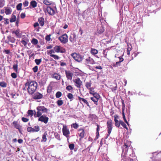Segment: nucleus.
<instances>
[{
  "mask_svg": "<svg viewBox=\"0 0 161 161\" xmlns=\"http://www.w3.org/2000/svg\"><path fill=\"white\" fill-rule=\"evenodd\" d=\"M62 131L63 135L65 136L67 138L68 140L69 137L70 132L69 129L67 128L66 125L63 126Z\"/></svg>",
  "mask_w": 161,
  "mask_h": 161,
  "instance_id": "obj_6",
  "label": "nucleus"
},
{
  "mask_svg": "<svg viewBox=\"0 0 161 161\" xmlns=\"http://www.w3.org/2000/svg\"><path fill=\"white\" fill-rule=\"evenodd\" d=\"M66 89L68 91L71 92L73 91V87L71 85H68V86H66Z\"/></svg>",
  "mask_w": 161,
  "mask_h": 161,
  "instance_id": "obj_33",
  "label": "nucleus"
},
{
  "mask_svg": "<svg viewBox=\"0 0 161 161\" xmlns=\"http://www.w3.org/2000/svg\"><path fill=\"white\" fill-rule=\"evenodd\" d=\"M70 55L76 61L78 62H81L83 58L82 56L75 53L71 54Z\"/></svg>",
  "mask_w": 161,
  "mask_h": 161,
  "instance_id": "obj_2",
  "label": "nucleus"
},
{
  "mask_svg": "<svg viewBox=\"0 0 161 161\" xmlns=\"http://www.w3.org/2000/svg\"><path fill=\"white\" fill-rule=\"evenodd\" d=\"M72 127H73L74 129H77L79 127V125L76 123H73L71 125Z\"/></svg>",
  "mask_w": 161,
  "mask_h": 161,
  "instance_id": "obj_35",
  "label": "nucleus"
},
{
  "mask_svg": "<svg viewBox=\"0 0 161 161\" xmlns=\"http://www.w3.org/2000/svg\"><path fill=\"white\" fill-rule=\"evenodd\" d=\"M28 114L29 115H31V117L34 114L33 111L32 110H29L28 111Z\"/></svg>",
  "mask_w": 161,
  "mask_h": 161,
  "instance_id": "obj_47",
  "label": "nucleus"
},
{
  "mask_svg": "<svg viewBox=\"0 0 161 161\" xmlns=\"http://www.w3.org/2000/svg\"><path fill=\"white\" fill-rule=\"evenodd\" d=\"M127 46L128 47L127 49V55L129 56L130 54V52L132 50V46L131 44L129 43H127Z\"/></svg>",
  "mask_w": 161,
  "mask_h": 161,
  "instance_id": "obj_19",
  "label": "nucleus"
},
{
  "mask_svg": "<svg viewBox=\"0 0 161 161\" xmlns=\"http://www.w3.org/2000/svg\"><path fill=\"white\" fill-rule=\"evenodd\" d=\"M51 35L49 34V35H47L45 37V39L47 41L49 42L51 40Z\"/></svg>",
  "mask_w": 161,
  "mask_h": 161,
  "instance_id": "obj_50",
  "label": "nucleus"
},
{
  "mask_svg": "<svg viewBox=\"0 0 161 161\" xmlns=\"http://www.w3.org/2000/svg\"><path fill=\"white\" fill-rule=\"evenodd\" d=\"M35 62L37 65H39L42 62V59H36L35 60Z\"/></svg>",
  "mask_w": 161,
  "mask_h": 161,
  "instance_id": "obj_45",
  "label": "nucleus"
},
{
  "mask_svg": "<svg viewBox=\"0 0 161 161\" xmlns=\"http://www.w3.org/2000/svg\"><path fill=\"white\" fill-rule=\"evenodd\" d=\"M13 124L14 127L16 129H18L19 131L20 132V129L19 128V125H18L17 122L14 121L13 122Z\"/></svg>",
  "mask_w": 161,
  "mask_h": 161,
  "instance_id": "obj_30",
  "label": "nucleus"
},
{
  "mask_svg": "<svg viewBox=\"0 0 161 161\" xmlns=\"http://www.w3.org/2000/svg\"><path fill=\"white\" fill-rule=\"evenodd\" d=\"M0 86L2 87H5L6 86V84L4 82H0Z\"/></svg>",
  "mask_w": 161,
  "mask_h": 161,
  "instance_id": "obj_54",
  "label": "nucleus"
},
{
  "mask_svg": "<svg viewBox=\"0 0 161 161\" xmlns=\"http://www.w3.org/2000/svg\"><path fill=\"white\" fill-rule=\"evenodd\" d=\"M43 97V95L42 94L37 92L34 94L33 97L35 99H39L42 98Z\"/></svg>",
  "mask_w": 161,
  "mask_h": 161,
  "instance_id": "obj_14",
  "label": "nucleus"
},
{
  "mask_svg": "<svg viewBox=\"0 0 161 161\" xmlns=\"http://www.w3.org/2000/svg\"><path fill=\"white\" fill-rule=\"evenodd\" d=\"M37 3L35 0H32L30 2L29 8H35L37 6Z\"/></svg>",
  "mask_w": 161,
  "mask_h": 161,
  "instance_id": "obj_18",
  "label": "nucleus"
},
{
  "mask_svg": "<svg viewBox=\"0 0 161 161\" xmlns=\"http://www.w3.org/2000/svg\"><path fill=\"white\" fill-rule=\"evenodd\" d=\"M120 125L124 128H126V129H128V128L127 127L126 124L122 121L120 120Z\"/></svg>",
  "mask_w": 161,
  "mask_h": 161,
  "instance_id": "obj_44",
  "label": "nucleus"
},
{
  "mask_svg": "<svg viewBox=\"0 0 161 161\" xmlns=\"http://www.w3.org/2000/svg\"><path fill=\"white\" fill-rule=\"evenodd\" d=\"M43 2L44 4L47 5H50L52 3L51 0H43Z\"/></svg>",
  "mask_w": 161,
  "mask_h": 161,
  "instance_id": "obj_28",
  "label": "nucleus"
},
{
  "mask_svg": "<svg viewBox=\"0 0 161 161\" xmlns=\"http://www.w3.org/2000/svg\"><path fill=\"white\" fill-rule=\"evenodd\" d=\"M16 17L14 15H12L11 18L10 20V22H13L15 21L16 20Z\"/></svg>",
  "mask_w": 161,
  "mask_h": 161,
  "instance_id": "obj_34",
  "label": "nucleus"
},
{
  "mask_svg": "<svg viewBox=\"0 0 161 161\" xmlns=\"http://www.w3.org/2000/svg\"><path fill=\"white\" fill-rule=\"evenodd\" d=\"M50 56L56 60H58L59 58V57L58 55L55 54H51L50 55Z\"/></svg>",
  "mask_w": 161,
  "mask_h": 161,
  "instance_id": "obj_46",
  "label": "nucleus"
},
{
  "mask_svg": "<svg viewBox=\"0 0 161 161\" xmlns=\"http://www.w3.org/2000/svg\"><path fill=\"white\" fill-rule=\"evenodd\" d=\"M28 93L32 95L35 92L37 87V83L34 81H28L25 84Z\"/></svg>",
  "mask_w": 161,
  "mask_h": 161,
  "instance_id": "obj_1",
  "label": "nucleus"
},
{
  "mask_svg": "<svg viewBox=\"0 0 161 161\" xmlns=\"http://www.w3.org/2000/svg\"><path fill=\"white\" fill-rule=\"evenodd\" d=\"M78 98L79 101L81 104H82L81 101H82L84 103L86 104L88 107H90V106L89 104V103L86 99L83 98L79 96L78 97Z\"/></svg>",
  "mask_w": 161,
  "mask_h": 161,
  "instance_id": "obj_16",
  "label": "nucleus"
},
{
  "mask_svg": "<svg viewBox=\"0 0 161 161\" xmlns=\"http://www.w3.org/2000/svg\"><path fill=\"white\" fill-rule=\"evenodd\" d=\"M90 99L92 100L94 102V103L96 105H97L98 104V101L99 99L96 98L94 97H91Z\"/></svg>",
  "mask_w": 161,
  "mask_h": 161,
  "instance_id": "obj_27",
  "label": "nucleus"
},
{
  "mask_svg": "<svg viewBox=\"0 0 161 161\" xmlns=\"http://www.w3.org/2000/svg\"><path fill=\"white\" fill-rule=\"evenodd\" d=\"M52 88L51 86H49L47 87V92L48 93H50L52 92Z\"/></svg>",
  "mask_w": 161,
  "mask_h": 161,
  "instance_id": "obj_36",
  "label": "nucleus"
},
{
  "mask_svg": "<svg viewBox=\"0 0 161 161\" xmlns=\"http://www.w3.org/2000/svg\"><path fill=\"white\" fill-rule=\"evenodd\" d=\"M23 4L24 7H26L28 6L29 2L25 0V2L23 3Z\"/></svg>",
  "mask_w": 161,
  "mask_h": 161,
  "instance_id": "obj_57",
  "label": "nucleus"
},
{
  "mask_svg": "<svg viewBox=\"0 0 161 161\" xmlns=\"http://www.w3.org/2000/svg\"><path fill=\"white\" fill-rule=\"evenodd\" d=\"M33 130V128L30 127H28L27 129V131L28 132H34Z\"/></svg>",
  "mask_w": 161,
  "mask_h": 161,
  "instance_id": "obj_51",
  "label": "nucleus"
},
{
  "mask_svg": "<svg viewBox=\"0 0 161 161\" xmlns=\"http://www.w3.org/2000/svg\"><path fill=\"white\" fill-rule=\"evenodd\" d=\"M77 37L76 34L74 33H71L69 36V40L72 43L76 42Z\"/></svg>",
  "mask_w": 161,
  "mask_h": 161,
  "instance_id": "obj_10",
  "label": "nucleus"
},
{
  "mask_svg": "<svg viewBox=\"0 0 161 161\" xmlns=\"http://www.w3.org/2000/svg\"><path fill=\"white\" fill-rule=\"evenodd\" d=\"M62 95L61 92L58 91L56 92L55 96L56 98H59Z\"/></svg>",
  "mask_w": 161,
  "mask_h": 161,
  "instance_id": "obj_40",
  "label": "nucleus"
},
{
  "mask_svg": "<svg viewBox=\"0 0 161 161\" xmlns=\"http://www.w3.org/2000/svg\"><path fill=\"white\" fill-rule=\"evenodd\" d=\"M78 134L80 137V140H81L84 138L85 135V132L84 129L81 128L78 130Z\"/></svg>",
  "mask_w": 161,
  "mask_h": 161,
  "instance_id": "obj_9",
  "label": "nucleus"
},
{
  "mask_svg": "<svg viewBox=\"0 0 161 161\" xmlns=\"http://www.w3.org/2000/svg\"><path fill=\"white\" fill-rule=\"evenodd\" d=\"M97 32L99 34H101L104 32V28L102 26L98 27L97 29Z\"/></svg>",
  "mask_w": 161,
  "mask_h": 161,
  "instance_id": "obj_22",
  "label": "nucleus"
},
{
  "mask_svg": "<svg viewBox=\"0 0 161 161\" xmlns=\"http://www.w3.org/2000/svg\"><path fill=\"white\" fill-rule=\"evenodd\" d=\"M98 53V51L97 50L93 48L91 49V53L92 54L94 55L97 54Z\"/></svg>",
  "mask_w": 161,
  "mask_h": 161,
  "instance_id": "obj_29",
  "label": "nucleus"
},
{
  "mask_svg": "<svg viewBox=\"0 0 161 161\" xmlns=\"http://www.w3.org/2000/svg\"><path fill=\"white\" fill-rule=\"evenodd\" d=\"M66 77L68 80H71L72 78L73 74L69 70H65Z\"/></svg>",
  "mask_w": 161,
  "mask_h": 161,
  "instance_id": "obj_13",
  "label": "nucleus"
},
{
  "mask_svg": "<svg viewBox=\"0 0 161 161\" xmlns=\"http://www.w3.org/2000/svg\"><path fill=\"white\" fill-rule=\"evenodd\" d=\"M61 77L60 75L57 73H54L53 75V78L57 80H59Z\"/></svg>",
  "mask_w": 161,
  "mask_h": 161,
  "instance_id": "obj_21",
  "label": "nucleus"
},
{
  "mask_svg": "<svg viewBox=\"0 0 161 161\" xmlns=\"http://www.w3.org/2000/svg\"><path fill=\"white\" fill-rule=\"evenodd\" d=\"M57 104L58 106H60L63 104L64 102L62 100H58L57 102Z\"/></svg>",
  "mask_w": 161,
  "mask_h": 161,
  "instance_id": "obj_41",
  "label": "nucleus"
},
{
  "mask_svg": "<svg viewBox=\"0 0 161 161\" xmlns=\"http://www.w3.org/2000/svg\"><path fill=\"white\" fill-rule=\"evenodd\" d=\"M47 132H45L43 134L42 136V140H41L42 142H46L47 141Z\"/></svg>",
  "mask_w": 161,
  "mask_h": 161,
  "instance_id": "obj_25",
  "label": "nucleus"
},
{
  "mask_svg": "<svg viewBox=\"0 0 161 161\" xmlns=\"http://www.w3.org/2000/svg\"><path fill=\"white\" fill-rule=\"evenodd\" d=\"M120 124H121L120 123V120L119 122H117V123H115V125L116 127H119L120 126Z\"/></svg>",
  "mask_w": 161,
  "mask_h": 161,
  "instance_id": "obj_60",
  "label": "nucleus"
},
{
  "mask_svg": "<svg viewBox=\"0 0 161 161\" xmlns=\"http://www.w3.org/2000/svg\"><path fill=\"white\" fill-rule=\"evenodd\" d=\"M114 121L115 123H117V122H119V121L117 119V118L118 117V116L117 115H116V114L114 116Z\"/></svg>",
  "mask_w": 161,
  "mask_h": 161,
  "instance_id": "obj_58",
  "label": "nucleus"
},
{
  "mask_svg": "<svg viewBox=\"0 0 161 161\" xmlns=\"http://www.w3.org/2000/svg\"><path fill=\"white\" fill-rule=\"evenodd\" d=\"M11 76L12 78H15L17 77V75L16 73H12L11 75Z\"/></svg>",
  "mask_w": 161,
  "mask_h": 161,
  "instance_id": "obj_61",
  "label": "nucleus"
},
{
  "mask_svg": "<svg viewBox=\"0 0 161 161\" xmlns=\"http://www.w3.org/2000/svg\"><path fill=\"white\" fill-rule=\"evenodd\" d=\"M42 112H44L46 113H47L48 110L47 108H45L44 106H42Z\"/></svg>",
  "mask_w": 161,
  "mask_h": 161,
  "instance_id": "obj_55",
  "label": "nucleus"
},
{
  "mask_svg": "<svg viewBox=\"0 0 161 161\" xmlns=\"http://www.w3.org/2000/svg\"><path fill=\"white\" fill-rule=\"evenodd\" d=\"M122 112L123 118L124 121H125V122L126 123H127V124L128 125H129V123L128 122L127 120L125 118V113H124V110H122Z\"/></svg>",
  "mask_w": 161,
  "mask_h": 161,
  "instance_id": "obj_37",
  "label": "nucleus"
},
{
  "mask_svg": "<svg viewBox=\"0 0 161 161\" xmlns=\"http://www.w3.org/2000/svg\"><path fill=\"white\" fill-rule=\"evenodd\" d=\"M69 147L70 150H72L74 148L75 144L73 143L70 144Z\"/></svg>",
  "mask_w": 161,
  "mask_h": 161,
  "instance_id": "obj_49",
  "label": "nucleus"
},
{
  "mask_svg": "<svg viewBox=\"0 0 161 161\" xmlns=\"http://www.w3.org/2000/svg\"><path fill=\"white\" fill-rule=\"evenodd\" d=\"M67 96L68 98L71 100H72L73 99V95L71 93H68Z\"/></svg>",
  "mask_w": 161,
  "mask_h": 161,
  "instance_id": "obj_42",
  "label": "nucleus"
},
{
  "mask_svg": "<svg viewBox=\"0 0 161 161\" xmlns=\"http://www.w3.org/2000/svg\"><path fill=\"white\" fill-rule=\"evenodd\" d=\"M42 106H39L37 107L36 110L37 111H42Z\"/></svg>",
  "mask_w": 161,
  "mask_h": 161,
  "instance_id": "obj_63",
  "label": "nucleus"
},
{
  "mask_svg": "<svg viewBox=\"0 0 161 161\" xmlns=\"http://www.w3.org/2000/svg\"><path fill=\"white\" fill-rule=\"evenodd\" d=\"M112 124V121L111 119H110L107 121V126L108 129L107 131L108 134L106 138H107L108 137L111 132L113 128Z\"/></svg>",
  "mask_w": 161,
  "mask_h": 161,
  "instance_id": "obj_3",
  "label": "nucleus"
},
{
  "mask_svg": "<svg viewBox=\"0 0 161 161\" xmlns=\"http://www.w3.org/2000/svg\"><path fill=\"white\" fill-rule=\"evenodd\" d=\"M153 154V158H154L156 161H161V154L154 152Z\"/></svg>",
  "mask_w": 161,
  "mask_h": 161,
  "instance_id": "obj_11",
  "label": "nucleus"
},
{
  "mask_svg": "<svg viewBox=\"0 0 161 161\" xmlns=\"http://www.w3.org/2000/svg\"><path fill=\"white\" fill-rule=\"evenodd\" d=\"M22 121H23L24 122H27L29 120L28 119H27V118H24V117H22Z\"/></svg>",
  "mask_w": 161,
  "mask_h": 161,
  "instance_id": "obj_56",
  "label": "nucleus"
},
{
  "mask_svg": "<svg viewBox=\"0 0 161 161\" xmlns=\"http://www.w3.org/2000/svg\"><path fill=\"white\" fill-rule=\"evenodd\" d=\"M54 136L58 140L60 141L61 140V138L60 137V136L59 134L58 133H55L54 134Z\"/></svg>",
  "mask_w": 161,
  "mask_h": 161,
  "instance_id": "obj_38",
  "label": "nucleus"
},
{
  "mask_svg": "<svg viewBox=\"0 0 161 161\" xmlns=\"http://www.w3.org/2000/svg\"><path fill=\"white\" fill-rule=\"evenodd\" d=\"M120 63H121V62H119V61L116 62V63L114 65V67H117L118 66H120Z\"/></svg>",
  "mask_w": 161,
  "mask_h": 161,
  "instance_id": "obj_59",
  "label": "nucleus"
},
{
  "mask_svg": "<svg viewBox=\"0 0 161 161\" xmlns=\"http://www.w3.org/2000/svg\"><path fill=\"white\" fill-rule=\"evenodd\" d=\"M73 82L75 84V86L78 88H80L81 86L82 85V82L79 78L75 79L73 80Z\"/></svg>",
  "mask_w": 161,
  "mask_h": 161,
  "instance_id": "obj_12",
  "label": "nucleus"
},
{
  "mask_svg": "<svg viewBox=\"0 0 161 161\" xmlns=\"http://www.w3.org/2000/svg\"><path fill=\"white\" fill-rule=\"evenodd\" d=\"M34 112H35V114L34 115H35L36 114V117H39L41 116H42V111H37L36 112V111H34Z\"/></svg>",
  "mask_w": 161,
  "mask_h": 161,
  "instance_id": "obj_31",
  "label": "nucleus"
},
{
  "mask_svg": "<svg viewBox=\"0 0 161 161\" xmlns=\"http://www.w3.org/2000/svg\"><path fill=\"white\" fill-rule=\"evenodd\" d=\"M56 52H55V51L53 49H52L51 50H50L49 53H48V54H50V55H51V54H53L52 53H55Z\"/></svg>",
  "mask_w": 161,
  "mask_h": 161,
  "instance_id": "obj_62",
  "label": "nucleus"
},
{
  "mask_svg": "<svg viewBox=\"0 0 161 161\" xmlns=\"http://www.w3.org/2000/svg\"><path fill=\"white\" fill-rule=\"evenodd\" d=\"M130 144L129 142H124L123 147H125V148H124V149H125V151H127L128 150V148L129 147L128 146H130Z\"/></svg>",
  "mask_w": 161,
  "mask_h": 161,
  "instance_id": "obj_23",
  "label": "nucleus"
},
{
  "mask_svg": "<svg viewBox=\"0 0 161 161\" xmlns=\"http://www.w3.org/2000/svg\"><path fill=\"white\" fill-rule=\"evenodd\" d=\"M13 69L16 71H17V65L16 64H14L13 66Z\"/></svg>",
  "mask_w": 161,
  "mask_h": 161,
  "instance_id": "obj_64",
  "label": "nucleus"
},
{
  "mask_svg": "<svg viewBox=\"0 0 161 161\" xmlns=\"http://www.w3.org/2000/svg\"><path fill=\"white\" fill-rule=\"evenodd\" d=\"M94 88L93 87H92L91 88H90L89 90V93L90 94L93 95V93H95V92H94Z\"/></svg>",
  "mask_w": 161,
  "mask_h": 161,
  "instance_id": "obj_48",
  "label": "nucleus"
},
{
  "mask_svg": "<svg viewBox=\"0 0 161 161\" xmlns=\"http://www.w3.org/2000/svg\"><path fill=\"white\" fill-rule=\"evenodd\" d=\"M5 10V13L7 14H10L12 12V9L11 8L9 7H5L4 8Z\"/></svg>",
  "mask_w": 161,
  "mask_h": 161,
  "instance_id": "obj_17",
  "label": "nucleus"
},
{
  "mask_svg": "<svg viewBox=\"0 0 161 161\" xmlns=\"http://www.w3.org/2000/svg\"><path fill=\"white\" fill-rule=\"evenodd\" d=\"M122 104V110H124L125 108V105L124 103L123 100L122 99L121 100Z\"/></svg>",
  "mask_w": 161,
  "mask_h": 161,
  "instance_id": "obj_52",
  "label": "nucleus"
},
{
  "mask_svg": "<svg viewBox=\"0 0 161 161\" xmlns=\"http://www.w3.org/2000/svg\"><path fill=\"white\" fill-rule=\"evenodd\" d=\"M33 129L34 132H38L40 130V127L38 125L35 126Z\"/></svg>",
  "mask_w": 161,
  "mask_h": 161,
  "instance_id": "obj_39",
  "label": "nucleus"
},
{
  "mask_svg": "<svg viewBox=\"0 0 161 161\" xmlns=\"http://www.w3.org/2000/svg\"><path fill=\"white\" fill-rule=\"evenodd\" d=\"M13 33L18 38L20 37V33L19 30H18L14 31L13 32Z\"/></svg>",
  "mask_w": 161,
  "mask_h": 161,
  "instance_id": "obj_26",
  "label": "nucleus"
},
{
  "mask_svg": "<svg viewBox=\"0 0 161 161\" xmlns=\"http://www.w3.org/2000/svg\"><path fill=\"white\" fill-rule=\"evenodd\" d=\"M33 70L34 72L36 73L38 71V67L37 66H35L33 68Z\"/></svg>",
  "mask_w": 161,
  "mask_h": 161,
  "instance_id": "obj_53",
  "label": "nucleus"
},
{
  "mask_svg": "<svg viewBox=\"0 0 161 161\" xmlns=\"http://www.w3.org/2000/svg\"><path fill=\"white\" fill-rule=\"evenodd\" d=\"M32 44L36 45L38 44V41L36 38H33L31 41Z\"/></svg>",
  "mask_w": 161,
  "mask_h": 161,
  "instance_id": "obj_32",
  "label": "nucleus"
},
{
  "mask_svg": "<svg viewBox=\"0 0 161 161\" xmlns=\"http://www.w3.org/2000/svg\"><path fill=\"white\" fill-rule=\"evenodd\" d=\"M49 120V118L45 115L43 114L39 117L38 121L43 122L45 124L47 123Z\"/></svg>",
  "mask_w": 161,
  "mask_h": 161,
  "instance_id": "obj_8",
  "label": "nucleus"
},
{
  "mask_svg": "<svg viewBox=\"0 0 161 161\" xmlns=\"http://www.w3.org/2000/svg\"><path fill=\"white\" fill-rule=\"evenodd\" d=\"M92 95L94 97L98 99H99L100 97L99 95L96 92H95V93H93Z\"/></svg>",
  "mask_w": 161,
  "mask_h": 161,
  "instance_id": "obj_43",
  "label": "nucleus"
},
{
  "mask_svg": "<svg viewBox=\"0 0 161 161\" xmlns=\"http://www.w3.org/2000/svg\"><path fill=\"white\" fill-rule=\"evenodd\" d=\"M92 85L91 81H90L89 82H86L85 83V86L86 87V88L89 90L90 88H91V86Z\"/></svg>",
  "mask_w": 161,
  "mask_h": 161,
  "instance_id": "obj_24",
  "label": "nucleus"
},
{
  "mask_svg": "<svg viewBox=\"0 0 161 161\" xmlns=\"http://www.w3.org/2000/svg\"><path fill=\"white\" fill-rule=\"evenodd\" d=\"M38 22L41 26H43L44 24V19L43 17H40L38 19Z\"/></svg>",
  "mask_w": 161,
  "mask_h": 161,
  "instance_id": "obj_20",
  "label": "nucleus"
},
{
  "mask_svg": "<svg viewBox=\"0 0 161 161\" xmlns=\"http://www.w3.org/2000/svg\"><path fill=\"white\" fill-rule=\"evenodd\" d=\"M85 60L86 62L88 64H95V62L94 60L90 57H88Z\"/></svg>",
  "mask_w": 161,
  "mask_h": 161,
  "instance_id": "obj_15",
  "label": "nucleus"
},
{
  "mask_svg": "<svg viewBox=\"0 0 161 161\" xmlns=\"http://www.w3.org/2000/svg\"><path fill=\"white\" fill-rule=\"evenodd\" d=\"M53 49L56 53H64L66 52V49L64 47L56 45L53 48Z\"/></svg>",
  "mask_w": 161,
  "mask_h": 161,
  "instance_id": "obj_4",
  "label": "nucleus"
},
{
  "mask_svg": "<svg viewBox=\"0 0 161 161\" xmlns=\"http://www.w3.org/2000/svg\"><path fill=\"white\" fill-rule=\"evenodd\" d=\"M58 39L62 43L65 44L68 42V36L64 34L59 37Z\"/></svg>",
  "mask_w": 161,
  "mask_h": 161,
  "instance_id": "obj_5",
  "label": "nucleus"
},
{
  "mask_svg": "<svg viewBox=\"0 0 161 161\" xmlns=\"http://www.w3.org/2000/svg\"><path fill=\"white\" fill-rule=\"evenodd\" d=\"M45 13L47 12V13L50 15H54L56 13V10L54 8L50 6H47L45 11Z\"/></svg>",
  "mask_w": 161,
  "mask_h": 161,
  "instance_id": "obj_7",
  "label": "nucleus"
}]
</instances>
